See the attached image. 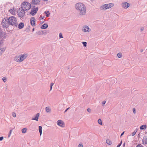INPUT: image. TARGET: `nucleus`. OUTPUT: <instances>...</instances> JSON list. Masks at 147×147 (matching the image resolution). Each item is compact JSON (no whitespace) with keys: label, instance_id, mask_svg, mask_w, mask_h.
Wrapping results in <instances>:
<instances>
[{"label":"nucleus","instance_id":"nucleus-15","mask_svg":"<svg viewBox=\"0 0 147 147\" xmlns=\"http://www.w3.org/2000/svg\"><path fill=\"white\" fill-rule=\"evenodd\" d=\"M18 27L20 29H21L23 28L24 26V23L23 22H20L18 25Z\"/></svg>","mask_w":147,"mask_h":147},{"label":"nucleus","instance_id":"nucleus-17","mask_svg":"<svg viewBox=\"0 0 147 147\" xmlns=\"http://www.w3.org/2000/svg\"><path fill=\"white\" fill-rule=\"evenodd\" d=\"M40 1V0H32V2L33 4L38 5Z\"/></svg>","mask_w":147,"mask_h":147},{"label":"nucleus","instance_id":"nucleus-50","mask_svg":"<svg viewBox=\"0 0 147 147\" xmlns=\"http://www.w3.org/2000/svg\"><path fill=\"white\" fill-rule=\"evenodd\" d=\"M125 142H124V143L123 144V147H125Z\"/></svg>","mask_w":147,"mask_h":147},{"label":"nucleus","instance_id":"nucleus-26","mask_svg":"<svg viewBox=\"0 0 147 147\" xmlns=\"http://www.w3.org/2000/svg\"><path fill=\"white\" fill-rule=\"evenodd\" d=\"M27 129L26 128H24L22 129V132L23 133H25L26 132Z\"/></svg>","mask_w":147,"mask_h":147},{"label":"nucleus","instance_id":"nucleus-34","mask_svg":"<svg viewBox=\"0 0 147 147\" xmlns=\"http://www.w3.org/2000/svg\"><path fill=\"white\" fill-rule=\"evenodd\" d=\"M2 80L4 82H5L7 80V79L6 78V77H3L2 78Z\"/></svg>","mask_w":147,"mask_h":147},{"label":"nucleus","instance_id":"nucleus-10","mask_svg":"<svg viewBox=\"0 0 147 147\" xmlns=\"http://www.w3.org/2000/svg\"><path fill=\"white\" fill-rule=\"evenodd\" d=\"M100 9L101 10L103 9L106 10L109 9L108 4H106L103 5L100 7Z\"/></svg>","mask_w":147,"mask_h":147},{"label":"nucleus","instance_id":"nucleus-39","mask_svg":"<svg viewBox=\"0 0 147 147\" xmlns=\"http://www.w3.org/2000/svg\"><path fill=\"white\" fill-rule=\"evenodd\" d=\"M59 38H63L62 34L61 33H60L59 34Z\"/></svg>","mask_w":147,"mask_h":147},{"label":"nucleus","instance_id":"nucleus-27","mask_svg":"<svg viewBox=\"0 0 147 147\" xmlns=\"http://www.w3.org/2000/svg\"><path fill=\"white\" fill-rule=\"evenodd\" d=\"M107 4L108 5V7L109 8L113 7L114 5V4L112 3H110Z\"/></svg>","mask_w":147,"mask_h":147},{"label":"nucleus","instance_id":"nucleus-49","mask_svg":"<svg viewBox=\"0 0 147 147\" xmlns=\"http://www.w3.org/2000/svg\"><path fill=\"white\" fill-rule=\"evenodd\" d=\"M69 109V107H68V108H67V109H66V110H65L64 112L65 113Z\"/></svg>","mask_w":147,"mask_h":147},{"label":"nucleus","instance_id":"nucleus-43","mask_svg":"<svg viewBox=\"0 0 147 147\" xmlns=\"http://www.w3.org/2000/svg\"><path fill=\"white\" fill-rule=\"evenodd\" d=\"M3 139V136H1L0 137V141H2Z\"/></svg>","mask_w":147,"mask_h":147},{"label":"nucleus","instance_id":"nucleus-14","mask_svg":"<svg viewBox=\"0 0 147 147\" xmlns=\"http://www.w3.org/2000/svg\"><path fill=\"white\" fill-rule=\"evenodd\" d=\"M39 113H37L35 115V117L32 118V120H36L37 121H38V118L39 116Z\"/></svg>","mask_w":147,"mask_h":147},{"label":"nucleus","instance_id":"nucleus-35","mask_svg":"<svg viewBox=\"0 0 147 147\" xmlns=\"http://www.w3.org/2000/svg\"><path fill=\"white\" fill-rule=\"evenodd\" d=\"M45 18L44 16H42V15H40V17L39 18V19L40 20L43 19Z\"/></svg>","mask_w":147,"mask_h":147},{"label":"nucleus","instance_id":"nucleus-18","mask_svg":"<svg viewBox=\"0 0 147 147\" xmlns=\"http://www.w3.org/2000/svg\"><path fill=\"white\" fill-rule=\"evenodd\" d=\"M6 47H3L0 49V56H1L2 53L5 51Z\"/></svg>","mask_w":147,"mask_h":147},{"label":"nucleus","instance_id":"nucleus-11","mask_svg":"<svg viewBox=\"0 0 147 147\" xmlns=\"http://www.w3.org/2000/svg\"><path fill=\"white\" fill-rule=\"evenodd\" d=\"M89 28L88 26H85L83 27L82 30L84 32H89L90 30H90L89 31Z\"/></svg>","mask_w":147,"mask_h":147},{"label":"nucleus","instance_id":"nucleus-24","mask_svg":"<svg viewBox=\"0 0 147 147\" xmlns=\"http://www.w3.org/2000/svg\"><path fill=\"white\" fill-rule=\"evenodd\" d=\"M46 111L47 113H48L51 111V109L48 107H46L45 108Z\"/></svg>","mask_w":147,"mask_h":147},{"label":"nucleus","instance_id":"nucleus-3","mask_svg":"<svg viewBox=\"0 0 147 147\" xmlns=\"http://www.w3.org/2000/svg\"><path fill=\"white\" fill-rule=\"evenodd\" d=\"M31 8L30 4L27 2L25 1L22 3L21 7L19 9L20 10L21 9H23L24 10L27 11L30 9Z\"/></svg>","mask_w":147,"mask_h":147},{"label":"nucleus","instance_id":"nucleus-5","mask_svg":"<svg viewBox=\"0 0 147 147\" xmlns=\"http://www.w3.org/2000/svg\"><path fill=\"white\" fill-rule=\"evenodd\" d=\"M20 10V12H18V15L19 17L22 18L25 15V10H24L23 9H21Z\"/></svg>","mask_w":147,"mask_h":147},{"label":"nucleus","instance_id":"nucleus-40","mask_svg":"<svg viewBox=\"0 0 147 147\" xmlns=\"http://www.w3.org/2000/svg\"><path fill=\"white\" fill-rule=\"evenodd\" d=\"M122 142L121 141V142L118 144V145L117 146V147H120V146L122 144Z\"/></svg>","mask_w":147,"mask_h":147},{"label":"nucleus","instance_id":"nucleus-6","mask_svg":"<svg viewBox=\"0 0 147 147\" xmlns=\"http://www.w3.org/2000/svg\"><path fill=\"white\" fill-rule=\"evenodd\" d=\"M38 10V7H36L35 8H32L31 9V11L30 13L32 16H34L36 14Z\"/></svg>","mask_w":147,"mask_h":147},{"label":"nucleus","instance_id":"nucleus-13","mask_svg":"<svg viewBox=\"0 0 147 147\" xmlns=\"http://www.w3.org/2000/svg\"><path fill=\"white\" fill-rule=\"evenodd\" d=\"M19 56L20 61H21V62L25 59L27 57V56H25L24 54L20 55Z\"/></svg>","mask_w":147,"mask_h":147},{"label":"nucleus","instance_id":"nucleus-28","mask_svg":"<svg viewBox=\"0 0 147 147\" xmlns=\"http://www.w3.org/2000/svg\"><path fill=\"white\" fill-rule=\"evenodd\" d=\"M9 11L12 14H13L15 13L14 8L10 9L9 10Z\"/></svg>","mask_w":147,"mask_h":147},{"label":"nucleus","instance_id":"nucleus-30","mask_svg":"<svg viewBox=\"0 0 147 147\" xmlns=\"http://www.w3.org/2000/svg\"><path fill=\"white\" fill-rule=\"evenodd\" d=\"M98 123L100 125H102V124L101 120L100 119H99L98 120Z\"/></svg>","mask_w":147,"mask_h":147},{"label":"nucleus","instance_id":"nucleus-31","mask_svg":"<svg viewBox=\"0 0 147 147\" xmlns=\"http://www.w3.org/2000/svg\"><path fill=\"white\" fill-rule=\"evenodd\" d=\"M117 56L118 58H121L122 56V54L121 53H117Z\"/></svg>","mask_w":147,"mask_h":147},{"label":"nucleus","instance_id":"nucleus-53","mask_svg":"<svg viewBox=\"0 0 147 147\" xmlns=\"http://www.w3.org/2000/svg\"><path fill=\"white\" fill-rule=\"evenodd\" d=\"M140 51L141 52H142L143 51V49H141L140 50Z\"/></svg>","mask_w":147,"mask_h":147},{"label":"nucleus","instance_id":"nucleus-25","mask_svg":"<svg viewBox=\"0 0 147 147\" xmlns=\"http://www.w3.org/2000/svg\"><path fill=\"white\" fill-rule=\"evenodd\" d=\"M138 130V129L137 128H136V129L132 133L131 135L132 136H134V135H135L137 131Z\"/></svg>","mask_w":147,"mask_h":147},{"label":"nucleus","instance_id":"nucleus-44","mask_svg":"<svg viewBox=\"0 0 147 147\" xmlns=\"http://www.w3.org/2000/svg\"><path fill=\"white\" fill-rule=\"evenodd\" d=\"M87 111L88 112H90L91 111V109H90L88 108L87 109Z\"/></svg>","mask_w":147,"mask_h":147},{"label":"nucleus","instance_id":"nucleus-45","mask_svg":"<svg viewBox=\"0 0 147 147\" xmlns=\"http://www.w3.org/2000/svg\"><path fill=\"white\" fill-rule=\"evenodd\" d=\"M144 29V28L143 27H142L141 28L140 30L141 32H142Z\"/></svg>","mask_w":147,"mask_h":147},{"label":"nucleus","instance_id":"nucleus-38","mask_svg":"<svg viewBox=\"0 0 147 147\" xmlns=\"http://www.w3.org/2000/svg\"><path fill=\"white\" fill-rule=\"evenodd\" d=\"M12 131V130H10L9 132V134L8 135V137H10Z\"/></svg>","mask_w":147,"mask_h":147},{"label":"nucleus","instance_id":"nucleus-19","mask_svg":"<svg viewBox=\"0 0 147 147\" xmlns=\"http://www.w3.org/2000/svg\"><path fill=\"white\" fill-rule=\"evenodd\" d=\"M14 60L15 61L18 62H21V61H20L19 56L15 57L14 58Z\"/></svg>","mask_w":147,"mask_h":147},{"label":"nucleus","instance_id":"nucleus-12","mask_svg":"<svg viewBox=\"0 0 147 147\" xmlns=\"http://www.w3.org/2000/svg\"><path fill=\"white\" fill-rule=\"evenodd\" d=\"M142 144L144 145L147 144V136H145L143 137L142 140Z\"/></svg>","mask_w":147,"mask_h":147},{"label":"nucleus","instance_id":"nucleus-29","mask_svg":"<svg viewBox=\"0 0 147 147\" xmlns=\"http://www.w3.org/2000/svg\"><path fill=\"white\" fill-rule=\"evenodd\" d=\"M30 26H28L25 29V31L26 32H28L30 30Z\"/></svg>","mask_w":147,"mask_h":147},{"label":"nucleus","instance_id":"nucleus-42","mask_svg":"<svg viewBox=\"0 0 147 147\" xmlns=\"http://www.w3.org/2000/svg\"><path fill=\"white\" fill-rule=\"evenodd\" d=\"M133 112L135 114L136 113V110L134 108H133Z\"/></svg>","mask_w":147,"mask_h":147},{"label":"nucleus","instance_id":"nucleus-32","mask_svg":"<svg viewBox=\"0 0 147 147\" xmlns=\"http://www.w3.org/2000/svg\"><path fill=\"white\" fill-rule=\"evenodd\" d=\"M82 43L83 44V46L84 47H86L87 46V43L86 42H82Z\"/></svg>","mask_w":147,"mask_h":147},{"label":"nucleus","instance_id":"nucleus-4","mask_svg":"<svg viewBox=\"0 0 147 147\" xmlns=\"http://www.w3.org/2000/svg\"><path fill=\"white\" fill-rule=\"evenodd\" d=\"M7 36V34L5 32L3 31L0 32V41H4V40L6 38Z\"/></svg>","mask_w":147,"mask_h":147},{"label":"nucleus","instance_id":"nucleus-51","mask_svg":"<svg viewBox=\"0 0 147 147\" xmlns=\"http://www.w3.org/2000/svg\"><path fill=\"white\" fill-rule=\"evenodd\" d=\"M140 134H138V138H140Z\"/></svg>","mask_w":147,"mask_h":147},{"label":"nucleus","instance_id":"nucleus-48","mask_svg":"<svg viewBox=\"0 0 147 147\" xmlns=\"http://www.w3.org/2000/svg\"><path fill=\"white\" fill-rule=\"evenodd\" d=\"M78 147H83V145L82 144H79L78 146Z\"/></svg>","mask_w":147,"mask_h":147},{"label":"nucleus","instance_id":"nucleus-37","mask_svg":"<svg viewBox=\"0 0 147 147\" xmlns=\"http://www.w3.org/2000/svg\"><path fill=\"white\" fill-rule=\"evenodd\" d=\"M12 115L14 117H16V113L14 112H13Z\"/></svg>","mask_w":147,"mask_h":147},{"label":"nucleus","instance_id":"nucleus-41","mask_svg":"<svg viewBox=\"0 0 147 147\" xmlns=\"http://www.w3.org/2000/svg\"><path fill=\"white\" fill-rule=\"evenodd\" d=\"M110 81H111V82H114L115 83V80L114 79H110Z\"/></svg>","mask_w":147,"mask_h":147},{"label":"nucleus","instance_id":"nucleus-20","mask_svg":"<svg viewBox=\"0 0 147 147\" xmlns=\"http://www.w3.org/2000/svg\"><path fill=\"white\" fill-rule=\"evenodd\" d=\"M147 128V126L145 125H143L140 127V129L141 130L145 129Z\"/></svg>","mask_w":147,"mask_h":147},{"label":"nucleus","instance_id":"nucleus-2","mask_svg":"<svg viewBox=\"0 0 147 147\" xmlns=\"http://www.w3.org/2000/svg\"><path fill=\"white\" fill-rule=\"evenodd\" d=\"M76 9L80 11L79 14L81 16L84 15L86 13V7L85 5L81 3H78L75 5Z\"/></svg>","mask_w":147,"mask_h":147},{"label":"nucleus","instance_id":"nucleus-46","mask_svg":"<svg viewBox=\"0 0 147 147\" xmlns=\"http://www.w3.org/2000/svg\"><path fill=\"white\" fill-rule=\"evenodd\" d=\"M106 101H103L102 102V105H104L106 103Z\"/></svg>","mask_w":147,"mask_h":147},{"label":"nucleus","instance_id":"nucleus-23","mask_svg":"<svg viewBox=\"0 0 147 147\" xmlns=\"http://www.w3.org/2000/svg\"><path fill=\"white\" fill-rule=\"evenodd\" d=\"M106 142L107 144L111 145L112 144V142L109 139H107L106 140Z\"/></svg>","mask_w":147,"mask_h":147},{"label":"nucleus","instance_id":"nucleus-52","mask_svg":"<svg viewBox=\"0 0 147 147\" xmlns=\"http://www.w3.org/2000/svg\"><path fill=\"white\" fill-rule=\"evenodd\" d=\"M34 28H33V29H32V31H33H33H34Z\"/></svg>","mask_w":147,"mask_h":147},{"label":"nucleus","instance_id":"nucleus-22","mask_svg":"<svg viewBox=\"0 0 147 147\" xmlns=\"http://www.w3.org/2000/svg\"><path fill=\"white\" fill-rule=\"evenodd\" d=\"M44 13H45L46 16L47 17H49L50 14V13L49 11H45Z\"/></svg>","mask_w":147,"mask_h":147},{"label":"nucleus","instance_id":"nucleus-1","mask_svg":"<svg viewBox=\"0 0 147 147\" xmlns=\"http://www.w3.org/2000/svg\"><path fill=\"white\" fill-rule=\"evenodd\" d=\"M3 19L1 22V25L3 28H7V30L8 31V29H9L7 28L9 26V25H11L13 26L17 27L18 24L16 22L17 20L16 18L14 16L9 17L7 19L4 18Z\"/></svg>","mask_w":147,"mask_h":147},{"label":"nucleus","instance_id":"nucleus-21","mask_svg":"<svg viewBox=\"0 0 147 147\" xmlns=\"http://www.w3.org/2000/svg\"><path fill=\"white\" fill-rule=\"evenodd\" d=\"M38 130L40 133V135L41 136L42 134V127L41 126H39L38 127Z\"/></svg>","mask_w":147,"mask_h":147},{"label":"nucleus","instance_id":"nucleus-9","mask_svg":"<svg viewBox=\"0 0 147 147\" xmlns=\"http://www.w3.org/2000/svg\"><path fill=\"white\" fill-rule=\"evenodd\" d=\"M30 24L32 26H34L35 24V18L34 17L31 18L30 19Z\"/></svg>","mask_w":147,"mask_h":147},{"label":"nucleus","instance_id":"nucleus-8","mask_svg":"<svg viewBox=\"0 0 147 147\" xmlns=\"http://www.w3.org/2000/svg\"><path fill=\"white\" fill-rule=\"evenodd\" d=\"M121 5L124 9H127L130 6V4L128 3L125 2L122 3Z\"/></svg>","mask_w":147,"mask_h":147},{"label":"nucleus","instance_id":"nucleus-16","mask_svg":"<svg viewBox=\"0 0 147 147\" xmlns=\"http://www.w3.org/2000/svg\"><path fill=\"white\" fill-rule=\"evenodd\" d=\"M48 27V24H47L45 23L41 26L40 28L42 29H45L47 28Z\"/></svg>","mask_w":147,"mask_h":147},{"label":"nucleus","instance_id":"nucleus-47","mask_svg":"<svg viewBox=\"0 0 147 147\" xmlns=\"http://www.w3.org/2000/svg\"><path fill=\"white\" fill-rule=\"evenodd\" d=\"M125 131L123 132L121 134L120 137H121L124 134Z\"/></svg>","mask_w":147,"mask_h":147},{"label":"nucleus","instance_id":"nucleus-33","mask_svg":"<svg viewBox=\"0 0 147 147\" xmlns=\"http://www.w3.org/2000/svg\"><path fill=\"white\" fill-rule=\"evenodd\" d=\"M54 84L53 82L51 83L50 88V90H49V91H51L52 90V88L53 86V85Z\"/></svg>","mask_w":147,"mask_h":147},{"label":"nucleus","instance_id":"nucleus-7","mask_svg":"<svg viewBox=\"0 0 147 147\" xmlns=\"http://www.w3.org/2000/svg\"><path fill=\"white\" fill-rule=\"evenodd\" d=\"M57 125L62 127H65V124L64 122L61 120H59L57 122Z\"/></svg>","mask_w":147,"mask_h":147},{"label":"nucleus","instance_id":"nucleus-36","mask_svg":"<svg viewBox=\"0 0 147 147\" xmlns=\"http://www.w3.org/2000/svg\"><path fill=\"white\" fill-rule=\"evenodd\" d=\"M136 147H144V146L141 144H139L137 145Z\"/></svg>","mask_w":147,"mask_h":147}]
</instances>
